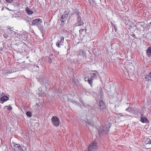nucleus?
<instances>
[{
  "label": "nucleus",
  "instance_id": "f257e3e1",
  "mask_svg": "<svg viewBox=\"0 0 151 151\" xmlns=\"http://www.w3.org/2000/svg\"><path fill=\"white\" fill-rule=\"evenodd\" d=\"M99 91L98 92V96L96 99L99 101V109L97 113L99 115H103L107 110L105 105L103 101V93H102V89L100 87L99 88Z\"/></svg>",
  "mask_w": 151,
  "mask_h": 151
},
{
  "label": "nucleus",
  "instance_id": "f03ea898",
  "mask_svg": "<svg viewBox=\"0 0 151 151\" xmlns=\"http://www.w3.org/2000/svg\"><path fill=\"white\" fill-rule=\"evenodd\" d=\"M109 124V125H104V126H101V127L97 129L98 134L100 136H102L109 132L110 124Z\"/></svg>",
  "mask_w": 151,
  "mask_h": 151
},
{
  "label": "nucleus",
  "instance_id": "7ed1b4c3",
  "mask_svg": "<svg viewBox=\"0 0 151 151\" xmlns=\"http://www.w3.org/2000/svg\"><path fill=\"white\" fill-rule=\"evenodd\" d=\"M42 19L40 18L36 19L32 21V25H36L38 28L40 30L41 32L43 33V27L42 25Z\"/></svg>",
  "mask_w": 151,
  "mask_h": 151
},
{
  "label": "nucleus",
  "instance_id": "20e7f679",
  "mask_svg": "<svg viewBox=\"0 0 151 151\" xmlns=\"http://www.w3.org/2000/svg\"><path fill=\"white\" fill-rule=\"evenodd\" d=\"M96 78L97 76L96 74L94 73H91L90 75L88 76L87 78H85V81H86V79H87L88 82L92 86L93 80L96 79Z\"/></svg>",
  "mask_w": 151,
  "mask_h": 151
},
{
  "label": "nucleus",
  "instance_id": "39448f33",
  "mask_svg": "<svg viewBox=\"0 0 151 151\" xmlns=\"http://www.w3.org/2000/svg\"><path fill=\"white\" fill-rule=\"evenodd\" d=\"M78 57L80 56L81 58H86L87 54L86 51L82 49H80L76 52Z\"/></svg>",
  "mask_w": 151,
  "mask_h": 151
},
{
  "label": "nucleus",
  "instance_id": "423d86ee",
  "mask_svg": "<svg viewBox=\"0 0 151 151\" xmlns=\"http://www.w3.org/2000/svg\"><path fill=\"white\" fill-rule=\"evenodd\" d=\"M14 151H25L27 147L23 145L21 146L19 144H16L14 147Z\"/></svg>",
  "mask_w": 151,
  "mask_h": 151
},
{
  "label": "nucleus",
  "instance_id": "0eeeda50",
  "mask_svg": "<svg viewBox=\"0 0 151 151\" xmlns=\"http://www.w3.org/2000/svg\"><path fill=\"white\" fill-rule=\"evenodd\" d=\"M51 121L54 126L56 127H58L59 126L60 124V120L58 117L56 116H52Z\"/></svg>",
  "mask_w": 151,
  "mask_h": 151
},
{
  "label": "nucleus",
  "instance_id": "6e6552de",
  "mask_svg": "<svg viewBox=\"0 0 151 151\" xmlns=\"http://www.w3.org/2000/svg\"><path fill=\"white\" fill-rule=\"evenodd\" d=\"M69 12L68 11L64 12L63 14L62 15L60 20L62 24L64 23L67 20V18L68 17Z\"/></svg>",
  "mask_w": 151,
  "mask_h": 151
},
{
  "label": "nucleus",
  "instance_id": "1a4fd4ad",
  "mask_svg": "<svg viewBox=\"0 0 151 151\" xmlns=\"http://www.w3.org/2000/svg\"><path fill=\"white\" fill-rule=\"evenodd\" d=\"M64 37L62 36L59 37L56 43V46L60 48V45H63L64 44Z\"/></svg>",
  "mask_w": 151,
  "mask_h": 151
},
{
  "label": "nucleus",
  "instance_id": "9d476101",
  "mask_svg": "<svg viewBox=\"0 0 151 151\" xmlns=\"http://www.w3.org/2000/svg\"><path fill=\"white\" fill-rule=\"evenodd\" d=\"M80 17V14L79 11L77 10H75L73 13L71 14L70 17V18H73V19L75 18H78Z\"/></svg>",
  "mask_w": 151,
  "mask_h": 151
},
{
  "label": "nucleus",
  "instance_id": "9b49d317",
  "mask_svg": "<svg viewBox=\"0 0 151 151\" xmlns=\"http://www.w3.org/2000/svg\"><path fill=\"white\" fill-rule=\"evenodd\" d=\"M83 24V22L82 21L81 17L77 19L76 25L77 26H80Z\"/></svg>",
  "mask_w": 151,
  "mask_h": 151
},
{
  "label": "nucleus",
  "instance_id": "f8f14e48",
  "mask_svg": "<svg viewBox=\"0 0 151 151\" xmlns=\"http://www.w3.org/2000/svg\"><path fill=\"white\" fill-rule=\"evenodd\" d=\"M141 121L143 123H147L148 122V120L147 118L144 116L143 114H141Z\"/></svg>",
  "mask_w": 151,
  "mask_h": 151
},
{
  "label": "nucleus",
  "instance_id": "ddd939ff",
  "mask_svg": "<svg viewBox=\"0 0 151 151\" xmlns=\"http://www.w3.org/2000/svg\"><path fill=\"white\" fill-rule=\"evenodd\" d=\"M19 36L20 40H25L27 38V36L25 35L23 33H22L19 35Z\"/></svg>",
  "mask_w": 151,
  "mask_h": 151
},
{
  "label": "nucleus",
  "instance_id": "4468645a",
  "mask_svg": "<svg viewBox=\"0 0 151 151\" xmlns=\"http://www.w3.org/2000/svg\"><path fill=\"white\" fill-rule=\"evenodd\" d=\"M14 72L12 68L5 69L4 73H5L10 74Z\"/></svg>",
  "mask_w": 151,
  "mask_h": 151
},
{
  "label": "nucleus",
  "instance_id": "2eb2a0df",
  "mask_svg": "<svg viewBox=\"0 0 151 151\" xmlns=\"http://www.w3.org/2000/svg\"><path fill=\"white\" fill-rule=\"evenodd\" d=\"M145 78L146 81H151V71L148 74L145 76Z\"/></svg>",
  "mask_w": 151,
  "mask_h": 151
},
{
  "label": "nucleus",
  "instance_id": "dca6fc26",
  "mask_svg": "<svg viewBox=\"0 0 151 151\" xmlns=\"http://www.w3.org/2000/svg\"><path fill=\"white\" fill-rule=\"evenodd\" d=\"M9 99V97L6 96H4L1 98V101L2 102L5 101Z\"/></svg>",
  "mask_w": 151,
  "mask_h": 151
},
{
  "label": "nucleus",
  "instance_id": "f3484780",
  "mask_svg": "<svg viewBox=\"0 0 151 151\" xmlns=\"http://www.w3.org/2000/svg\"><path fill=\"white\" fill-rule=\"evenodd\" d=\"M27 13L29 15H31L33 13V12L29 8L27 7L25 9Z\"/></svg>",
  "mask_w": 151,
  "mask_h": 151
},
{
  "label": "nucleus",
  "instance_id": "a211bd4d",
  "mask_svg": "<svg viewBox=\"0 0 151 151\" xmlns=\"http://www.w3.org/2000/svg\"><path fill=\"white\" fill-rule=\"evenodd\" d=\"M145 144H151V136L149 138H147L146 140L144 142Z\"/></svg>",
  "mask_w": 151,
  "mask_h": 151
},
{
  "label": "nucleus",
  "instance_id": "6ab92c4d",
  "mask_svg": "<svg viewBox=\"0 0 151 151\" xmlns=\"http://www.w3.org/2000/svg\"><path fill=\"white\" fill-rule=\"evenodd\" d=\"M10 32L9 33L10 35H10L11 37H12L15 35L16 32L14 31H12V29H10Z\"/></svg>",
  "mask_w": 151,
  "mask_h": 151
},
{
  "label": "nucleus",
  "instance_id": "aec40b11",
  "mask_svg": "<svg viewBox=\"0 0 151 151\" xmlns=\"http://www.w3.org/2000/svg\"><path fill=\"white\" fill-rule=\"evenodd\" d=\"M96 148V147H94L92 145H90L88 148V151H91L92 150H94Z\"/></svg>",
  "mask_w": 151,
  "mask_h": 151
},
{
  "label": "nucleus",
  "instance_id": "412c9836",
  "mask_svg": "<svg viewBox=\"0 0 151 151\" xmlns=\"http://www.w3.org/2000/svg\"><path fill=\"white\" fill-rule=\"evenodd\" d=\"M74 102H75V103H76V104H78V106H80V107L81 108H82V109H83V107H85V104H77V103H76L75 101H74Z\"/></svg>",
  "mask_w": 151,
  "mask_h": 151
},
{
  "label": "nucleus",
  "instance_id": "4be33fe9",
  "mask_svg": "<svg viewBox=\"0 0 151 151\" xmlns=\"http://www.w3.org/2000/svg\"><path fill=\"white\" fill-rule=\"evenodd\" d=\"M147 54L149 55L151 54V47H149L147 50Z\"/></svg>",
  "mask_w": 151,
  "mask_h": 151
},
{
  "label": "nucleus",
  "instance_id": "5701e85b",
  "mask_svg": "<svg viewBox=\"0 0 151 151\" xmlns=\"http://www.w3.org/2000/svg\"><path fill=\"white\" fill-rule=\"evenodd\" d=\"M26 114L29 117H31L32 116L31 113L29 111L27 112L26 113Z\"/></svg>",
  "mask_w": 151,
  "mask_h": 151
},
{
  "label": "nucleus",
  "instance_id": "b1692460",
  "mask_svg": "<svg viewBox=\"0 0 151 151\" xmlns=\"http://www.w3.org/2000/svg\"><path fill=\"white\" fill-rule=\"evenodd\" d=\"M6 107H7V109L8 110H11L12 109V107L10 105H9L8 106H6Z\"/></svg>",
  "mask_w": 151,
  "mask_h": 151
},
{
  "label": "nucleus",
  "instance_id": "393cba45",
  "mask_svg": "<svg viewBox=\"0 0 151 151\" xmlns=\"http://www.w3.org/2000/svg\"><path fill=\"white\" fill-rule=\"evenodd\" d=\"M84 29H81L79 31L80 34L81 35L83 34V32H84Z\"/></svg>",
  "mask_w": 151,
  "mask_h": 151
},
{
  "label": "nucleus",
  "instance_id": "a878e982",
  "mask_svg": "<svg viewBox=\"0 0 151 151\" xmlns=\"http://www.w3.org/2000/svg\"><path fill=\"white\" fill-rule=\"evenodd\" d=\"M97 143L96 142H93L92 144V145L95 147H96Z\"/></svg>",
  "mask_w": 151,
  "mask_h": 151
},
{
  "label": "nucleus",
  "instance_id": "bb28decb",
  "mask_svg": "<svg viewBox=\"0 0 151 151\" xmlns=\"http://www.w3.org/2000/svg\"><path fill=\"white\" fill-rule=\"evenodd\" d=\"M48 61V62L50 63H51L52 62V60L50 58H49Z\"/></svg>",
  "mask_w": 151,
  "mask_h": 151
},
{
  "label": "nucleus",
  "instance_id": "cd10ccee",
  "mask_svg": "<svg viewBox=\"0 0 151 151\" xmlns=\"http://www.w3.org/2000/svg\"><path fill=\"white\" fill-rule=\"evenodd\" d=\"M113 26H114V30H115V32H116L117 30V29L116 28V25H114V24H113Z\"/></svg>",
  "mask_w": 151,
  "mask_h": 151
},
{
  "label": "nucleus",
  "instance_id": "c85d7f7f",
  "mask_svg": "<svg viewBox=\"0 0 151 151\" xmlns=\"http://www.w3.org/2000/svg\"><path fill=\"white\" fill-rule=\"evenodd\" d=\"M4 37L6 39H7L8 38V35L6 34H4L3 35Z\"/></svg>",
  "mask_w": 151,
  "mask_h": 151
},
{
  "label": "nucleus",
  "instance_id": "c756f323",
  "mask_svg": "<svg viewBox=\"0 0 151 151\" xmlns=\"http://www.w3.org/2000/svg\"><path fill=\"white\" fill-rule=\"evenodd\" d=\"M6 1L8 2L11 3L12 2L13 0H6Z\"/></svg>",
  "mask_w": 151,
  "mask_h": 151
},
{
  "label": "nucleus",
  "instance_id": "7c9ffc66",
  "mask_svg": "<svg viewBox=\"0 0 151 151\" xmlns=\"http://www.w3.org/2000/svg\"><path fill=\"white\" fill-rule=\"evenodd\" d=\"M7 27L8 28V29H13L14 30V29H13V27H12V28H11L9 26H8Z\"/></svg>",
  "mask_w": 151,
  "mask_h": 151
},
{
  "label": "nucleus",
  "instance_id": "2f4dec72",
  "mask_svg": "<svg viewBox=\"0 0 151 151\" xmlns=\"http://www.w3.org/2000/svg\"><path fill=\"white\" fill-rule=\"evenodd\" d=\"M131 108H127L126 109V111H129V109H131Z\"/></svg>",
  "mask_w": 151,
  "mask_h": 151
},
{
  "label": "nucleus",
  "instance_id": "473e14b6",
  "mask_svg": "<svg viewBox=\"0 0 151 151\" xmlns=\"http://www.w3.org/2000/svg\"><path fill=\"white\" fill-rule=\"evenodd\" d=\"M9 10V11H14V10H11L10 9H9V8H7Z\"/></svg>",
  "mask_w": 151,
  "mask_h": 151
},
{
  "label": "nucleus",
  "instance_id": "72a5a7b5",
  "mask_svg": "<svg viewBox=\"0 0 151 151\" xmlns=\"http://www.w3.org/2000/svg\"><path fill=\"white\" fill-rule=\"evenodd\" d=\"M91 0L93 2V1H93V0ZM89 1L90 3H91V0H89Z\"/></svg>",
  "mask_w": 151,
  "mask_h": 151
},
{
  "label": "nucleus",
  "instance_id": "f704fd0d",
  "mask_svg": "<svg viewBox=\"0 0 151 151\" xmlns=\"http://www.w3.org/2000/svg\"><path fill=\"white\" fill-rule=\"evenodd\" d=\"M137 109V111H139V109Z\"/></svg>",
  "mask_w": 151,
  "mask_h": 151
}]
</instances>
